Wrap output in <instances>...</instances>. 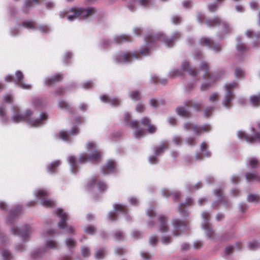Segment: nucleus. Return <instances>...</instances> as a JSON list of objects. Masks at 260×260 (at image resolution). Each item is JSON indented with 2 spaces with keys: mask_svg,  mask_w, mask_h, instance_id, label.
Instances as JSON below:
<instances>
[{
  "mask_svg": "<svg viewBox=\"0 0 260 260\" xmlns=\"http://www.w3.org/2000/svg\"><path fill=\"white\" fill-rule=\"evenodd\" d=\"M58 106L60 109L70 111L71 106L66 101L63 100H59L58 101Z\"/></svg>",
  "mask_w": 260,
  "mask_h": 260,
  "instance_id": "obj_47",
  "label": "nucleus"
},
{
  "mask_svg": "<svg viewBox=\"0 0 260 260\" xmlns=\"http://www.w3.org/2000/svg\"><path fill=\"white\" fill-rule=\"evenodd\" d=\"M106 254V250L104 248H101L98 249L94 254L95 258L101 259L103 258Z\"/></svg>",
  "mask_w": 260,
  "mask_h": 260,
  "instance_id": "obj_44",
  "label": "nucleus"
},
{
  "mask_svg": "<svg viewBox=\"0 0 260 260\" xmlns=\"http://www.w3.org/2000/svg\"><path fill=\"white\" fill-rule=\"evenodd\" d=\"M238 83L236 81L227 83L224 85L225 92L222 100V105L226 109H230L233 106L235 98L234 90L238 87Z\"/></svg>",
  "mask_w": 260,
  "mask_h": 260,
  "instance_id": "obj_7",
  "label": "nucleus"
},
{
  "mask_svg": "<svg viewBox=\"0 0 260 260\" xmlns=\"http://www.w3.org/2000/svg\"><path fill=\"white\" fill-rule=\"evenodd\" d=\"M247 166L254 169L259 166V162L255 157H250L248 158Z\"/></svg>",
  "mask_w": 260,
  "mask_h": 260,
  "instance_id": "obj_43",
  "label": "nucleus"
},
{
  "mask_svg": "<svg viewBox=\"0 0 260 260\" xmlns=\"http://www.w3.org/2000/svg\"><path fill=\"white\" fill-rule=\"evenodd\" d=\"M96 10L93 7L71 8L63 11L59 14L60 17H67L69 21H72L76 19L86 20L94 17L96 14Z\"/></svg>",
  "mask_w": 260,
  "mask_h": 260,
  "instance_id": "obj_5",
  "label": "nucleus"
},
{
  "mask_svg": "<svg viewBox=\"0 0 260 260\" xmlns=\"http://www.w3.org/2000/svg\"><path fill=\"white\" fill-rule=\"evenodd\" d=\"M169 148V143L167 141H165L161 143L158 146H155L153 148L154 154L148 157V160L150 164L154 165L158 162L159 160L157 157L160 156L165 149Z\"/></svg>",
  "mask_w": 260,
  "mask_h": 260,
  "instance_id": "obj_15",
  "label": "nucleus"
},
{
  "mask_svg": "<svg viewBox=\"0 0 260 260\" xmlns=\"http://www.w3.org/2000/svg\"><path fill=\"white\" fill-rule=\"evenodd\" d=\"M2 255L4 260H14V257L11 253L7 249H3L2 251Z\"/></svg>",
  "mask_w": 260,
  "mask_h": 260,
  "instance_id": "obj_49",
  "label": "nucleus"
},
{
  "mask_svg": "<svg viewBox=\"0 0 260 260\" xmlns=\"http://www.w3.org/2000/svg\"><path fill=\"white\" fill-rule=\"evenodd\" d=\"M129 96L135 101L140 100L141 98L140 92L138 90H133L129 92Z\"/></svg>",
  "mask_w": 260,
  "mask_h": 260,
  "instance_id": "obj_50",
  "label": "nucleus"
},
{
  "mask_svg": "<svg viewBox=\"0 0 260 260\" xmlns=\"http://www.w3.org/2000/svg\"><path fill=\"white\" fill-rule=\"evenodd\" d=\"M235 76L237 78H243L245 76V72L242 69L237 68L235 70Z\"/></svg>",
  "mask_w": 260,
  "mask_h": 260,
  "instance_id": "obj_53",
  "label": "nucleus"
},
{
  "mask_svg": "<svg viewBox=\"0 0 260 260\" xmlns=\"http://www.w3.org/2000/svg\"><path fill=\"white\" fill-rule=\"evenodd\" d=\"M56 213L57 215L60 218V220L58 222V227L60 229L64 230L68 233L72 234L74 233V230L73 226H68L67 224V220L68 219L67 214L61 209L58 208L56 210Z\"/></svg>",
  "mask_w": 260,
  "mask_h": 260,
  "instance_id": "obj_14",
  "label": "nucleus"
},
{
  "mask_svg": "<svg viewBox=\"0 0 260 260\" xmlns=\"http://www.w3.org/2000/svg\"><path fill=\"white\" fill-rule=\"evenodd\" d=\"M200 43L203 46L212 49L215 52H219L222 49V46L220 44L215 43L214 41L209 38H202L200 40Z\"/></svg>",
  "mask_w": 260,
  "mask_h": 260,
  "instance_id": "obj_20",
  "label": "nucleus"
},
{
  "mask_svg": "<svg viewBox=\"0 0 260 260\" xmlns=\"http://www.w3.org/2000/svg\"><path fill=\"white\" fill-rule=\"evenodd\" d=\"M39 30L42 34H48L51 31V27L47 25L37 24V30Z\"/></svg>",
  "mask_w": 260,
  "mask_h": 260,
  "instance_id": "obj_42",
  "label": "nucleus"
},
{
  "mask_svg": "<svg viewBox=\"0 0 260 260\" xmlns=\"http://www.w3.org/2000/svg\"><path fill=\"white\" fill-rule=\"evenodd\" d=\"M117 164L114 160H109L105 166H102L101 171L105 175H108L115 172Z\"/></svg>",
  "mask_w": 260,
  "mask_h": 260,
  "instance_id": "obj_24",
  "label": "nucleus"
},
{
  "mask_svg": "<svg viewBox=\"0 0 260 260\" xmlns=\"http://www.w3.org/2000/svg\"><path fill=\"white\" fill-rule=\"evenodd\" d=\"M67 246L70 248H74L76 246V242L71 238H68L66 240Z\"/></svg>",
  "mask_w": 260,
  "mask_h": 260,
  "instance_id": "obj_61",
  "label": "nucleus"
},
{
  "mask_svg": "<svg viewBox=\"0 0 260 260\" xmlns=\"http://www.w3.org/2000/svg\"><path fill=\"white\" fill-rule=\"evenodd\" d=\"M63 78L62 74H56L51 77H48L45 79L44 84L48 86L54 85L56 83L61 81Z\"/></svg>",
  "mask_w": 260,
  "mask_h": 260,
  "instance_id": "obj_31",
  "label": "nucleus"
},
{
  "mask_svg": "<svg viewBox=\"0 0 260 260\" xmlns=\"http://www.w3.org/2000/svg\"><path fill=\"white\" fill-rule=\"evenodd\" d=\"M246 35L247 37L251 38L252 40V46L254 48H257L260 46V32H254L248 29L246 32Z\"/></svg>",
  "mask_w": 260,
  "mask_h": 260,
  "instance_id": "obj_25",
  "label": "nucleus"
},
{
  "mask_svg": "<svg viewBox=\"0 0 260 260\" xmlns=\"http://www.w3.org/2000/svg\"><path fill=\"white\" fill-rule=\"evenodd\" d=\"M245 177L247 181H257L260 182V176L255 173L248 172L245 174Z\"/></svg>",
  "mask_w": 260,
  "mask_h": 260,
  "instance_id": "obj_40",
  "label": "nucleus"
},
{
  "mask_svg": "<svg viewBox=\"0 0 260 260\" xmlns=\"http://www.w3.org/2000/svg\"><path fill=\"white\" fill-rule=\"evenodd\" d=\"M209 67L204 61H202L199 65V70L197 71L189 66V62L184 61L181 66V69H175L169 72V76L172 77L181 76L183 72H187L190 75L193 77L197 76L200 72H203L202 76L204 79H207V82H204L201 85V89L202 91L208 90L211 85L219 78V75L217 73L208 74Z\"/></svg>",
  "mask_w": 260,
  "mask_h": 260,
  "instance_id": "obj_2",
  "label": "nucleus"
},
{
  "mask_svg": "<svg viewBox=\"0 0 260 260\" xmlns=\"http://www.w3.org/2000/svg\"><path fill=\"white\" fill-rule=\"evenodd\" d=\"M82 255L84 257H87L90 255V248L86 246H83L81 248Z\"/></svg>",
  "mask_w": 260,
  "mask_h": 260,
  "instance_id": "obj_55",
  "label": "nucleus"
},
{
  "mask_svg": "<svg viewBox=\"0 0 260 260\" xmlns=\"http://www.w3.org/2000/svg\"><path fill=\"white\" fill-rule=\"evenodd\" d=\"M248 202L258 203L260 202V197L257 194H249L247 197Z\"/></svg>",
  "mask_w": 260,
  "mask_h": 260,
  "instance_id": "obj_46",
  "label": "nucleus"
},
{
  "mask_svg": "<svg viewBox=\"0 0 260 260\" xmlns=\"http://www.w3.org/2000/svg\"><path fill=\"white\" fill-rule=\"evenodd\" d=\"M57 243L52 240H47L45 242V246L33 250L30 253V257L32 259H37L43 257L46 253V249H56Z\"/></svg>",
  "mask_w": 260,
  "mask_h": 260,
  "instance_id": "obj_10",
  "label": "nucleus"
},
{
  "mask_svg": "<svg viewBox=\"0 0 260 260\" xmlns=\"http://www.w3.org/2000/svg\"><path fill=\"white\" fill-rule=\"evenodd\" d=\"M21 26L20 25H16L14 28L10 29V35L13 37H15L21 34Z\"/></svg>",
  "mask_w": 260,
  "mask_h": 260,
  "instance_id": "obj_52",
  "label": "nucleus"
},
{
  "mask_svg": "<svg viewBox=\"0 0 260 260\" xmlns=\"http://www.w3.org/2000/svg\"><path fill=\"white\" fill-rule=\"evenodd\" d=\"M238 137L240 139L250 143H260V132L253 127L251 128L250 137L241 131H238Z\"/></svg>",
  "mask_w": 260,
  "mask_h": 260,
  "instance_id": "obj_13",
  "label": "nucleus"
},
{
  "mask_svg": "<svg viewBox=\"0 0 260 260\" xmlns=\"http://www.w3.org/2000/svg\"><path fill=\"white\" fill-rule=\"evenodd\" d=\"M37 24L38 23L35 21L28 19L24 20L22 22L21 26L27 28V29L35 31L37 30Z\"/></svg>",
  "mask_w": 260,
  "mask_h": 260,
  "instance_id": "obj_33",
  "label": "nucleus"
},
{
  "mask_svg": "<svg viewBox=\"0 0 260 260\" xmlns=\"http://www.w3.org/2000/svg\"><path fill=\"white\" fill-rule=\"evenodd\" d=\"M113 237L117 241H122L124 239L123 233L120 231H116L113 234Z\"/></svg>",
  "mask_w": 260,
  "mask_h": 260,
  "instance_id": "obj_62",
  "label": "nucleus"
},
{
  "mask_svg": "<svg viewBox=\"0 0 260 260\" xmlns=\"http://www.w3.org/2000/svg\"><path fill=\"white\" fill-rule=\"evenodd\" d=\"M162 193L164 197L167 198L172 195L174 201H178L181 196V193L179 192H172L167 189H163L162 190Z\"/></svg>",
  "mask_w": 260,
  "mask_h": 260,
  "instance_id": "obj_37",
  "label": "nucleus"
},
{
  "mask_svg": "<svg viewBox=\"0 0 260 260\" xmlns=\"http://www.w3.org/2000/svg\"><path fill=\"white\" fill-rule=\"evenodd\" d=\"M22 211V207L20 205L11 209L7 218V222L10 225V230L12 234L20 237L22 242L15 245V250L23 252L26 250L24 243L29 241L31 235L34 232V229L31 225L27 224L21 226H18L17 218Z\"/></svg>",
  "mask_w": 260,
  "mask_h": 260,
  "instance_id": "obj_1",
  "label": "nucleus"
},
{
  "mask_svg": "<svg viewBox=\"0 0 260 260\" xmlns=\"http://www.w3.org/2000/svg\"><path fill=\"white\" fill-rule=\"evenodd\" d=\"M12 109L13 114L12 116V120L15 123L24 121L31 115V111L29 110H26L24 114H23L18 107H13Z\"/></svg>",
  "mask_w": 260,
  "mask_h": 260,
  "instance_id": "obj_17",
  "label": "nucleus"
},
{
  "mask_svg": "<svg viewBox=\"0 0 260 260\" xmlns=\"http://www.w3.org/2000/svg\"><path fill=\"white\" fill-rule=\"evenodd\" d=\"M34 194L40 204L45 207L51 208L56 205L55 201L48 198L49 193L47 190L39 189L34 191Z\"/></svg>",
  "mask_w": 260,
  "mask_h": 260,
  "instance_id": "obj_11",
  "label": "nucleus"
},
{
  "mask_svg": "<svg viewBox=\"0 0 260 260\" xmlns=\"http://www.w3.org/2000/svg\"><path fill=\"white\" fill-rule=\"evenodd\" d=\"M48 119V116L46 113L42 112L40 114L39 118L28 119L27 123L30 127H39L44 125Z\"/></svg>",
  "mask_w": 260,
  "mask_h": 260,
  "instance_id": "obj_22",
  "label": "nucleus"
},
{
  "mask_svg": "<svg viewBox=\"0 0 260 260\" xmlns=\"http://www.w3.org/2000/svg\"><path fill=\"white\" fill-rule=\"evenodd\" d=\"M88 154L82 153L80 155L77 161L74 156H70L68 161L70 165V170L72 173L76 174L79 171V164H83L87 161H97L101 157L95 144L93 142L88 143L86 145Z\"/></svg>",
  "mask_w": 260,
  "mask_h": 260,
  "instance_id": "obj_4",
  "label": "nucleus"
},
{
  "mask_svg": "<svg viewBox=\"0 0 260 260\" xmlns=\"http://www.w3.org/2000/svg\"><path fill=\"white\" fill-rule=\"evenodd\" d=\"M0 120L4 124L9 123L10 121L9 117L7 115L5 107L3 104H0Z\"/></svg>",
  "mask_w": 260,
  "mask_h": 260,
  "instance_id": "obj_36",
  "label": "nucleus"
},
{
  "mask_svg": "<svg viewBox=\"0 0 260 260\" xmlns=\"http://www.w3.org/2000/svg\"><path fill=\"white\" fill-rule=\"evenodd\" d=\"M97 186L101 192L105 191L108 188L107 185L102 181H99L98 182Z\"/></svg>",
  "mask_w": 260,
  "mask_h": 260,
  "instance_id": "obj_63",
  "label": "nucleus"
},
{
  "mask_svg": "<svg viewBox=\"0 0 260 260\" xmlns=\"http://www.w3.org/2000/svg\"><path fill=\"white\" fill-rule=\"evenodd\" d=\"M213 192L214 194L217 198L218 200L217 201L213 202L212 203V207H216L218 205L222 202L225 203L226 199L223 197L220 189H215L214 190Z\"/></svg>",
  "mask_w": 260,
  "mask_h": 260,
  "instance_id": "obj_32",
  "label": "nucleus"
},
{
  "mask_svg": "<svg viewBox=\"0 0 260 260\" xmlns=\"http://www.w3.org/2000/svg\"><path fill=\"white\" fill-rule=\"evenodd\" d=\"M203 102L202 100L189 99L184 102V105L186 107L192 108L196 111H199L203 106Z\"/></svg>",
  "mask_w": 260,
  "mask_h": 260,
  "instance_id": "obj_26",
  "label": "nucleus"
},
{
  "mask_svg": "<svg viewBox=\"0 0 260 260\" xmlns=\"http://www.w3.org/2000/svg\"><path fill=\"white\" fill-rule=\"evenodd\" d=\"M215 105L211 106H207L204 110V115L206 117H209L213 111L215 109Z\"/></svg>",
  "mask_w": 260,
  "mask_h": 260,
  "instance_id": "obj_56",
  "label": "nucleus"
},
{
  "mask_svg": "<svg viewBox=\"0 0 260 260\" xmlns=\"http://www.w3.org/2000/svg\"><path fill=\"white\" fill-rule=\"evenodd\" d=\"M250 104L253 107H258L260 105V96L257 95H253L250 98Z\"/></svg>",
  "mask_w": 260,
  "mask_h": 260,
  "instance_id": "obj_45",
  "label": "nucleus"
},
{
  "mask_svg": "<svg viewBox=\"0 0 260 260\" xmlns=\"http://www.w3.org/2000/svg\"><path fill=\"white\" fill-rule=\"evenodd\" d=\"M139 58V55L136 53L126 51L119 52L113 56L114 62L119 64L130 63Z\"/></svg>",
  "mask_w": 260,
  "mask_h": 260,
  "instance_id": "obj_9",
  "label": "nucleus"
},
{
  "mask_svg": "<svg viewBox=\"0 0 260 260\" xmlns=\"http://www.w3.org/2000/svg\"><path fill=\"white\" fill-rule=\"evenodd\" d=\"M79 131L76 126H74L70 131V134L64 131L59 132V138L63 141L70 142L72 141L71 136L77 135L79 134Z\"/></svg>",
  "mask_w": 260,
  "mask_h": 260,
  "instance_id": "obj_23",
  "label": "nucleus"
},
{
  "mask_svg": "<svg viewBox=\"0 0 260 260\" xmlns=\"http://www.w3.org/2000/svg\"><path fill=\"white\" fill-rule=\"evenodd\" d=\"M101 101L108 103L113 107H118L121 104V100L117 97L109 98L107 95L103 94L100 96Z\"/></svg>",
  "mask_w": 260,
  "mask_h": 260,
  "instance_id": "obj_28",
  "label": "nucleus"
},
{
  "mask_svg": "<svg viewBox=\"0 0 260 260\" xmlns=\"http://www.w3.org/2000/svg\"><path fill=\"white\" fill-rule=\"evenodd\" d=\"M224 1V0H216V2L209 4L208 6V10L211 12H214L218 8V3H220Z\"/></svg>",
  "mask_w": 260,
  "mask_h": 260,
  "instance_id": "obj_54",
  "label": "nucleus"
},
{
  "mask_svg": "<svg viewBox=\"0 0 260 260\" xmlns=\"http://www.w3.org/2000/svg\"><path fill=\"white\" fill-rule=\"evenodd\" d=\"M207 144L205 142H203L200 145L201 151L204 154V156L209 157L211 155L210 152L207 149Z\"/></svg>",
  "mask_w": 260,
  "mask_h": 260,
  "instance_id": "obj_51",
  "label": "nucleus"
},
{
  "mask_svg": "<svg viewBox=\"0 0 260 260\" xmlns=\"http://www.w3.org/2000/svg\"><path fill=\"white\" fill-rule=\"evenodd\" d=\"M181 34L179 32H175L171 38H167L162 33H157L155 35H150L145 38L146 44L140 49V52L143 56H148L150 49L157 41H161L168 47H172L176 41L180 39Z\"/></svg>",
  "mask_w": 260,
  "mask_h": 260,
  "instance_id": "obj_3",
  "label": "nucleus"
},
{
  "mask_svg": "<svg viewBox=\"0 0 260 260\" xmlns=\"http://www.w3.org/2000/svg\"><path fill=\"white\" fill-rule=\"evenodd\" d=\"M32 3L36 5L38 4V0H25L21 8L22 12L24 14H27L33 7Z\"/></svg>",
  "mask_w": 260,
  "mask_h": 260,
  "instance_id": "obj_34",
  "label": "nucleus"
},
{
  "mask_svg": "<svg viewBox=\"0 0 260 260\" xmlns=\"http://www.w3.org/2000/svg\"><path fill=\"white\" fill-rule=\"evenodd\" d=\"M33 104L36 108H42L46 105L45 100L39 98H36L33 100Z\"/></svg>",
  "mask_w": 260,
  "mask_h": 260,
  "instance_id": "obj_41",
  "label": "nucleus"
},
{
  "mask_svg": "<svg viewBox=\"0 0 260 260\" xmlns=\"http://www.w3.org/2000/svg\"><path fill=\"white\" fill-rule=\"evenodd\" d=\"M137 3L143 8H149L153 5L154 2L152 0H126V7L132 12L136 10Z\"/></svg>",
  "mask_w": 260,
  "mask_h": 260,
  "instance_id": "obj_16",
  "label": "nucleus"
},
{
  "mask_svg": "<svg viewBox=\"0 0 260 260\" xmlns=\"http://www.w3.org/2000/svg\"><path fill=\"white\" fill-rule=\"evenodd\" d=\"M219 96L217 92L212 93L209 98V101L212 103H216L219 101Z\"/></svg>",
  "mask_w": 260,
  "mask_h": 260,
  "instance_id": "obj_58",
  "label": "nucleus"
},
{
  "mask_svg": "<svg viewBox=\"0 0 260 260\" xmlns=\"http://www.w3.org/2000/svg\"><path fill=\"white\" fill-rule=\"evenodd\" d=\"M113 207L115 212H119L124 214L125 216V219L127 221H130L131 220V217L128 215H127L128 209L127 208V206L123 204H119L114 205Z\"/></svg>",
  "mask_w": 260,
  "mask_h": 260,
  "instance_id": "obj_30",
  "label": "nucleus"
},
{
  "mask_svg": "<svg viewBox=\"0 0 260 260\" xmlns=\"http://www.w3.org/2000/svg\"><path fill=\"white\" fill-rule=\"evenodd\" d=\"M193 203V200L191 198H187L185 203H180L178 207V211L180 212V215L183 217H186L188 216V212H187V208L184 206L185 205H191Z\"/></svg>",
  "mask_w": 260,
  "mask_h": 260,
  "instance_id": "obj_29",
  "label": "nucleus"
},
{
  "mask_svg": "<svg viewBox=\"0 0 260 260\" xmlns=\"http://www.w3.org/2000/svg\"><path fill=\"white\" fill-rule=\"evenodd\" d=\"M96 181V178L95 177L92 178L86 184V189L87 190L91 189L94 186Z\"/></svg>",
  "mask_w": 260,
  "mask_h": 260,
  "instance_id": "obj_64",
  "label": "nucleus"
},
{
  "mask_svg": "<svg viewBox=\"0 0 260 260\" xmlns=\"http://www.w3.org/2000/svg\"><path fill=\"white\" fill-rule=\"evenodd\" d=\"M151 80L152 82H153L154 83H161V84H165L167 80L165 79H160L158 76L157 75H153L151 77Z\"/></svg>",
  "mask_w": 260,
  "mask_h": 260,
  "instance_id": "obj_57",
  "label": "nucleus"
},
{
  "mask_svg": "<svg viewBox=\"0 0 260 260\" xmlns=\"http://www.w3.org/2000/svg\"><path fill=\"white\" fill-rule=\"evenodd\" d=\"M147 216L149 219L147 221L148 226L153 228L156 225V221L159 223L158 231L161 233L168 232L167 220L166 217L161 215H157L154 211L153 207H151L147 210Z\"/></svg>",
  "mask_w": 260,
  "mask_h": 260,
  "instance_id": "obj_6",
  "label": "nucleus"
},
{
  "mask_svg": "<svg viewBox=\"0 0 260 260\" xmlns=\"http://www.w3.org/2000/svg\"><path fill=\"white\" fill-rule=\"evenodd\" d=\"M201 215L203 220L201 224L202 228L205 231L206 235L209 239L214 240L215 239L214 232L209 222L211 216L210 213L207 211H204Z\"/></svg>",
  "mask_w": 260,
  "mask_h": 260,
  "instance_id": "obj_12",
  "label": "nucleus"
},
{
  "mask_svg": "<svg viewBox=\"0 0 260 260\" xmlns=\"http://www.w3.org/2000/svg\"><path fill=\"white\" fill-rule=\"evenodd\" d=\"M205 23L209 27L221 25L222 32L218 34V37L220 40L224 38L226 35L232 32V27L227 22L221 19L218 17H215L213 19H207Z\"/></svg>",
  "mask_w": 260,
  "mask_h": 260,
  "instance_id": "obj_8",
  "label": "nucleus"
},
{
  "mask_svg": "<svg viewBox=\"0 0 260 260\" xmlns=\"http://www.w3.org/2000/svg\"><path fill=\"white\" fill-rule=\"evenodd\" d=\"M172 224L173 227L172 234L175 236L181 235L187 228L184 222L178 218L173 219Z\"/></svg>",
  "mask_w": 260,
  "mask_h": 260,
  "instance_id": "obj_18",
  "label": "nucleus"
},
{
  "mask_svg": "<svg viewBox=\"0 0 260 260\" xmlns=\"http://www.w3.org/2000/svg\"><path fill=\"white\" fill-rule=\"evenodd\" d=\"M183 127L186 131H192L196 135H200L202 131L208 132L211 129L209 125H205L200 127L190 122L184 123Z\"/></svg>",
  "mask_w": 260,
  "mask_h": 260,
  "instance_id": "obj_19",
  "label": "nucleus"
},
{
  "mask_svg": "<svg viewBox=\"0 0 260 260\" xmlns=\"http://www.w3.org/2000/svg\"><path fill=\"white\" fill-rule=\"evenodd\" d=\"M131 38L129 36L122 35L115 36L113 39V43L120 44L123 42L131 41Z\"/></svg>",
  "mask_w": 260,
  "mask_h": 260,
  "instance_id": "obj_38",
  "label": "nucleus"
},
{
  "mask_svg": "<svg viewBox=\"0 0 260 260\" xmlns=\"http://www.w3.org/2000/svg\"><path fill=\"white\" fill-rule=\"evenodd\" d=\"M60 164L61 162L59 160L52 161L50 165L47 166V169L48 172L51 174L55 173L57 172V168L60 166Z\"/></svg>",
  "mask_w": 260,
  "mask_h": 260,
  "instance_id": "obj_39",
  "label": "nucleus"
},
{
  "mask_svg": "<svg viewBox=\"0 0 260 260\" xmlns=\"http://www.w3.org/2000/svg\"><path fill=\"white\" fill-rule=\"evenodd\" d=\"M129 125L132 128L135 129L134 132V136L137 139H141L144 137L145 131L144 129L139 128L138 126V122L136 120H132L129 123Z\"/></svg>",
  "mask_w": 260,
  "mask_h": 260,
  "instance_id": "obj_27",
  "label": "nucleus"
},
{
  "mask_svg": "<svg viewBox=\"0 0 260 260\" xmlns=\"http://www.w3.org/2000/svg\"><path fill=\"white\" fill-rule=\"evenodd\" d=\"M15 77L13 80V82L15 85L23 89H30L31 86L30 84H26L23 82L24 78L23 73L20 71H17L15 74Z\"/></svg>",
  "mask_w": 260,
  "mask_h": 260,
  "instance_id": "obj_21",
  "label": "nucleus"
},
{
  "mask_svg": "<svg viewBox=\"0 0 260 260\" xmlns=\"http://www.w3.org/2000/svg\"><path fill=\"white\" fill-rule=\"evenodd\" d=\"M250 250H254L259 248V243L256 241L249 242L247 245Z\"/></svg>",
  "mask_w": 260,
  "mask_h": 260,
  "instance_id": "obj_59",
  "label": "nucleus"
},
{
  "mask_svg": "<svg viewBox=\"0 0 260 260\" xmlns=\"http://www.w3.org/2000/svg\"><path fill=\"white\" fill-rule=\"evenodd\" d=\"M176 112L178 115L183 117H188L189 115L188 111L184 107H177L176 108Z\"/></svg>",
  "mask_w": 260,
  "mask_h": 260,
  "instance_id": "obj_48",
  "label": "nucleus"
},
{
  "mask_svg": "<svg viewBox=\"0 0 260 260\" xmlns=\"http://www.w3.org/2000/svg\"><path fill=\"white\" fill-rule=\"evenodd\" d=\"M164 101L162 100H158L156 99H151L150 100V104L151 107L153 108H157L158 107L160 104H163Z\"/></svg>",
  "mask_w": 260,
  "mask_h": 260,
  "instance_id": "obj_60",
  "label": "nucleus"
},
{
  "mask_svg": "<svg viewBox=\"0 0 260 260\" xmlns=\"http://www.w3.org/2000/svg\"><path fill=\"white\" fill-rule=\"evenodd\" d=\"M233 249L240 250L241 249V243L237 242L234 246L230 245L226 246L223 251V256H226L231 254Z\"/></svg>",
  "mask_w": 260,
  "mask_h": 260,
  "instance_id": "obj_35",
  "label": "nucleus"
}]
</instances>
